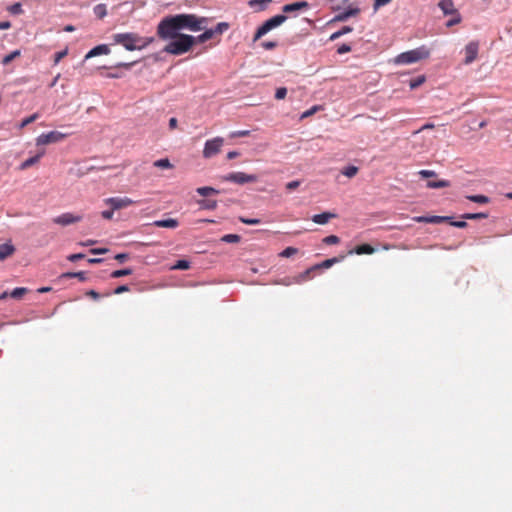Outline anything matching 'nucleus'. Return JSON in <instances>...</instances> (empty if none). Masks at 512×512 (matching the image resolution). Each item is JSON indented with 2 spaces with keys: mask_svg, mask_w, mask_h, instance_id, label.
I'll use <instances>...</instances> for the list:
<instances>
[{
  "mask_svg": "<svg viewBox=\"0 0 512 512\" xmlns=\"http://www.w3.org/2000/svg\"><path fill=\"white\" fill-rule=\"evenodd\" d=\"M261 46L265 50H273L274 48L277 47V43L274 42V41H264V42L261 43Z\"/></svg>",
  "mask_w": 512,
  "mask_h": 512,
  "instance_id": "obj_48",
  "label": "nucleus"
},
{
  "mask_svg": "<svg viewBox=\"0 0 512 512\" xmlns=\"http://www.w3.org/2000/svg\"><path fill=\"white\" fill-rule=\"evenodd\" d=\"M94 14L99 18L102 19L107 15V8L105 4H98L94 7Z\"/></svg>",
  "mask_w": 512,
  "mask_h": 512,
  "instance_id": "obj_29",
  "label": "nucleus"
},
{
  "mask_svg": "<svg viewBox=\"0 0 512 512\" xmlns=\"http://www.w3.org/2000/svg\"><path fill=\"white\" fill-rule=\"evenodd\" d=\"M419 175L422 177V178H430V177H434L436 176V173L432 170H421L419 172Z\"/></svg>",
  "mask_w": 512,
  "mask_h": 512,
  "instance_id": "obj_52",
  "label": "nucleus"
},
{
  "mask_svg": "<svg viewBox=\"0 0 512 512\" xmlns=\"http://www.w3.org/2000/svg\"><path fill=\"white\" fill-rule=\"evenodd\" d=\"M114 211L115 210H105L101 213L102 217L106 220H111L113 218V214H114Z\"/></svg>",
  "mask_w": 512,
  "mask_h": 512,
  "instance_id": "obj_55",
  "label": "nucleus"
},
{
  "mask_svg": "<svg viewBox=\"0 0 512 512\" xmlns=\"http://www.w3.org/2000/svg\"><path fill=\"white\" fill-rule=\"evenodd\" d=\"M113 43L123 46L128 51L142 50L154 42V37H141L137 33H116L112 36Z\"/></svg>",
  "mask_w": 512,
  "mask_h": 512,
  "instance_id": "obj_2",
  "label": "nucleus"
},
{
  "mask_svg": "<svg viewBox=\"0 0 512 512\" xmlns=\"http://www.w3.org/2000/svg\"><path fill=\"white\" fill-rule=\"evenodd\" d=\"M272 0H250L248 6L256 12L264 11Z\"/></svg>",
  "mask_w": 512,
  "mask_h": 512,
  "instance_id": "obj_15",
  "label": "nucleus"
},
{
  "mask_svg": "<svg viewBox=\"0 0 512 512\" xmlns=\"http://www.w3.org/2000/svg\"><path fill=\"white\" fill-rule=\"evenodd\" d=\"M309 7V4L308 2L306 1H299V2H294V3H290V4H286L282 7V11L284 13H294V12H297V11H300V10H305Z\"/></svg>",
  "mask_w": 512,
  "mask_h": 512,
  "instance_id": "obj_11",
  "label": "nucleus"
},
{
  "mask_svg": "<svg viewBox=\"0 0 512 512\" xmlns=\"http://www.w3.org/2000/svg\"><path fill=\"white\" fill-rule=\"evenodd\" d=\"M223 143L224 139L222 137L207 140L203 149V157L208 159L218 154L221 151Z\"/></svg>",
  "mask_w": 512,
  "mask_h": 512,
  "instance_id": "obj_6",
  "label": "nucleus"
},
{
  "mask_svg": "<svg viewBox=\"0 0 512 512\" xmlns=\"http://www.w3.org/2000/svg\"><path fill=\"white\" fill-rule=\"evenodd\" d=\"M132 269L130 268H125V269H121V270H115L111 273V277L112 278H120V277H123V276H128V275H131L132 274Z\"/></svg>",
  "mask_w": 512,
  "mask_h": 512,
  "instance_id": "obj_33",
  "label": "nucleus"
},
{
  "mask_svg": "<svg viewBox=\"0 0 512 512\" xmlns=\"http://www.w3.org/2000/svg\"><path fill=\"white\" fill-rule=\"evenodd\" d=\"M455 15H456V17H455V18H453V19H451V20H449V21L447 22V24H446V25H447L448 27H451V26H453V25H456V24L460 23V21H461V17H460V15H459L458 13H457V14H455Z\"/></svg>",
  "mask_w": 512,
  "mask_h": 512,
  "instance_id": "obj_56",
  "label": "nucleus"
},
{
  "mask_svg": "<svg viewBox=\"0 0 512 512\" xmlns=\"http://www.w3.org/2000/svg\"><path fill=\"white\" fill-rule=\"evenodd\" d=\"M352 30H353L352 27L344 26L340 30H338L337 32L333 33L330 36V40H336V39L340 38L341 36H343V35H345L347 33L352 32Z\"/></svg>",
  "mask_w": 512,
  "mask_h": 512,
  "instance_id": "obj_30",
  "label": "nucleus"
},
{
  "mask_svg": "<svg viewBox=\"0 0 512 512\" xmlns=\"http://www.w3.org/2000/svg\"><path fill=\"white\" fill-rule=\"evenodd\" d=\"M86 295L97 300L100 298V294L98 292H96L95 290H89L86 292Z\"/></svg>",
  "mask_w": 512,
  "mask_h": 512,
  "instance_id": "obj_61",
  "label": "nucleus"
},
{
  "mask_svg": "<svg viewBox=\"0 0 512 512\" xmlns=\"http://www.w3.org/2000/svg\"><path fill=\"white\" fill-rule=\"evenodd\" d=\"M129 290L130 289L127 285H121L114 290V294H122L124 292H128Z\"/></svg>",
  "mask_w": 512,
  "mask_h": 512,
  "instance_id": "obj_57",
  "label": "nucleus"
},
{
  "mask_svg": "<svg viewBox=\"0 0 512 512\" xmlns=\"http://www.w3.org/2000/svg\"><path fill=\"white\" fill-rule=\"evenodd\" d=\"M81 220H82V216L74 215L72 213H63V214L53 218V222L55 224L62 225V226L74 224Z\"/></svg>",
  "mask_w": 512,
  "mask_h": 512,
  "instance_id": "obj_9",
  "label": "nucleus"
},
{
  "mask_svg": "<svg viewBox=\"0 0 512 512\" xmlns=\"http://www.w3.org/2000/svg\"><path fill=\"white\" fill-rule=\"evenodd\" d=\"M106 205H109L112 210H120L127 208L136 202L128 197H111L104 200Z\"/></svg>",
  "mask_w": 512,
  "mask_h": 512,
  "instance_id": "obj_8",
  "label": "nucleus"
},
{
  "mask_svg": "<svg viewBox=\"0 0 512 512\" xmlns=\"http://www.w3.org/2000/svg\"><path fill=\"white\" fill-rule=\"evenodd\" d=\"M223 181L232 182L240 185L247 183H255L258 177L253 174H246L244 172H232L222 177Z\"/></svg>",
  "mask_w": 512,
  "mask_h": 512,
  "instance_id": "obj_5",
  "label": "nucleus"
},
{
  "mask_svg": "<svg viewBox=\"0 0 512 512\" xmlns=\"http://www.w3.org/2000/svg\"><path fill=\"white\" fill-rule=\"evenodd\" d=\"M45 154V151L42 150L40 151L37 155L33 156V157H30L28 159H26L24 162H22V164L20 165V169L21 170H26L28 169L29 167L35 165L36 163L39 162L40 158Z\"/></svg>",
  "mask_w": 512,
  "mask_h": 512,
  "instance_id": "obj_17",
  "label": "nucleus"
},
{
  "mask_svg": "<svg viewBox=\"0 0 512 512\" xmlns=\"http://www.w3.org/2000/svg\"><path fill=\"white\" fill-rule=\"evenodd\" d=\"M110 53V49L107 45L101 44L91 49L85 56V59H89L98 55H107Z\"/></svg>",
  "mask_w": 512,
  "mask_h": 512,
  "instance_id": "obj_14",
  "label": "nucleus"
},
{
  "mask_svg": "<svg viewBox=\"0 0 512 512\" xmlns=\"http://www.w3.org/2000/svg\"><path fill=\"white\" fill-rule=\"evenodd\" d=\"M197 193L200 194L203 197H207L211 194H218L219 191L213 187L205 186V187H199L197 188Z\"/></svg>",
  "mask_w": 512,
  "mask_h": 512,
  "instance_id": "obj_25",
  "label": "nucleus"
},
{
  "mask_svg": "<svg viewBox=\"0 0 512 512\" xmlns=\"http://www.w3.org/2000/svg\"><path fill=\"white\" fill-rule=\"evenodd\" d=\"M429 55L430 51L425 46H421L397 55L394 62L396 64H412L428 58Z\"/></svg>",
  "mask_w": 512,
  "mask_h": 512,
  "instance_id": "obj_3",
  "label": "nucleus"
},
{
  "mask_svg": "<svg viewBox=\"0 0 512 512\" xmlns=\"http://www.w3.org/2000/svg\"><path fill=\"white\" fill-rule=\"evenodd\" d=\"M15 252V247L10 243L0 244V260H5Z\"/></svg>",
  "mask_w": 512,
  "mask_h": 512,
  "instance_id": "obj_18",
  "label": "nucleus"
},
{
  "mask_svg": "<svg viewBox=\"0 0 512 512\" xmlns=\"http://www.w3.org/2000/svg\"><path fill=\"white\" fill-rule=\"evenodd\" d=\"M358 173V167L356 166H347L342 170V174L347 176L348 178L354 177Z\"/></svg>",
  "mask_w": 512,
  "mask_h": 512,
  "instance_id": "obj_37",
  "label": "nucleus"
},
{
  "mask_svg": "<svg viewBox=\"0 0 512 512\" xmlns=\"http://www.w3.org/2000/svg\"><path fill=\"white\" fill-rule=\"evenodd\" d=\"M177 123H178L177 119L172 117L169 120V128L172 129V130L175 129L177 127Z\"/></svg>",
  "mask_w": 512,
  "mask_h": 512,
  "instance_id": "obj_64",
  "label": "nucleus"
},
{
  "mask_svg": "<svg viewBox=\"0 0 512 512\" xmlns=\"http://www.w3.org/2000/svg\"><path fill=\"white\" fill-rule=\"evenodd\" d=\"M287 20V16L283 14L275 15L272 18L265 21L255 32L253 42L258 41L261 37L267 34L272 29L280 26Z\"/></svg>",
  "mask_w": 512,
  "mask_h": 512,
  "instance_id": "obj_4",
  "label": "nucleus"
},
{
  "mask_svg": "<svg viewBox=\"0 0 512 512\" xmlns=\"http://www.w3.org/2000/svg\"><path fill=\"white\" fill-rule=\"evenodd\" d=\"M375 252V249L369 245V244H361L356 246L355 253L358 255L362 254H373Z\"/></svg>",
  "mask_w": 512,
  "mask_h": 512,
  "instance_id": "obj_21",
  "label": "nucleus"
},
{
  "mask_svg": "<svg viewBox=\"0 0 512 512\" xmlns=\"http://www.w3.org/2000/svg\"><path fill=\"white\" fill-rule=\"evenodd\" d=\"M129 255L126 253H119L115 256V259L120 263L125 262L128 259Z\"/></svg>",
  "mask_w": 512,
  "mask_h": 512,
  "instance_id": "obj_58",
  "label": "nucleus"
},
{
  "mask_svg": "<svg viewBox=\"0 0 512 512\" xmlns=\"http://www.w3.org/2000/svg\"><path fill=\"white\" fill-rule=\"evenodd\" d=\"M229 28L228 23L226 22H220L216 25V27L213 30L214 34L221 35L224 31H226Z\"/></svg>",
  "mask_w": 512,
  "mask_h": 512,
  "instance_id": "obj_42",
  "label": "nucleus"
},
{
  "mask_svg": "<svg viewBox=\"0 0 512 512\" xmlns=\"http://www.w3.org/2000/svg\"><path fill=\"white\" fill-rule=\"evenodd\" d=\"M11 27V23L9 21L0 22V30H6Z\"/></svg>",
  "mask_w": 512,
  "mask_h": 512,
  "instance_id": "obj_63",
  "label": "nucleus"
},
{
  "mask_svg": "<svg viewBox=\"0 0 512 512\" xmlns=\"http://www.w3.org/2000/svg\"><path fill=\"white\" fill-rule=\"evenodd\" d=\"M323 242L327 245H335L340 242V239L336 235H329L323 239Z\"/></svg>",
  "mask_w": 512,
  "mask_h": 512,
  "instance_id": "obj_43",
  "label": "nucleus"
},
{
  "mask_svg": "<svg viewBox=\"0 0 512 512\" xmlns=\"http://www.w3.org/2000/svg\"><path fill=\"white\" fill-rule=\"evenodd\" d=\"M449 217L445 216H417L414 217V221L418 223H442L447 221Z\"/></svg>",
  "mask_w": 512,
  "mask_h": 512,
  "instance_id": "obj_12",
  "label": "nucleus"
},
{
  "mask_svg": "<svg viewBox=\"0 0 512 512\" xmlns=\"http://www.w3.org/2000/svg\"><path fill=\"white\" fill-rule=\"evenodd\" d=\"M9 11L13 14H19L22 12V9H21V5L19 3H15L13 4L10 8H9Z\"/></svg>",
  "mask_w": 512,
  "mask_h": 512,
  "instance_id": "obj_54",
  "label": "nucleus"
},
{
  "mask_svg": "<svg viewBox=\"0 0 512 512\" xmlns=\"http://www.w3.org/2000/svg\"><path fill=\"white\" fill-rule=\"evenodd\" d=\"M451 225L457 228H465L467 226L466 221H452Z\"/></svg>",
  "mask_w": 512,
  "mask_h": 512,
  "instance_id": "obj_60",
  "label": "nucleus"
},
{
  "mask_svg": "<svg viewBox=\"0 0 512 512\" xmlns=\"http://www.w3.org/2000/svg\"><path fill=\"white\" fill-rule=\"evenodd\" d=\"M21 54L20 50H15L13 52H11L10 54L6 55L3 59H2V64L3 65H8L11 61H13L15 58L19 57Z\"/></svg>",
  "mask_w": 512,
  "mask_h": 512,
  "instance_id": "obj_35",
  "label": "nucleus"
},
{
  "mask_svg": "<svg viewBox=\"0 0 512 512\" xmlns=\"http://www.w3.org/2000/svg\"><path fill=\"white\" fill-rule=\"evenodd\" d=\"M214 35L215 34L212 29H206L202 34L194 37V39H196V43H204L213 38Z\"/></svg>",
  "mask_w": 512,
  "mask_h": 512,
  "instance_id": "obj_22",
  "label": "nucleus"
},
{
  "mask_svg": "<svg viewBox=\"0 0 512 512\" xmlns=\"http://www.w3.org/2000/svg\"><path fill=\"white\" fill-rule=\"evenodd\" d=\"M450 183L447 180H439V181H429L427 183L428 188L436 189V188H444L449 187Z\"/></svg>",
  "mask_w": 512,
  "mask_h": 512,
  "instance_id": "obj_28",
  "label": "nucleus"
},
{
  "mask_svg": "<svg viewBox=\"0 0 512 512\" xmlns=\"http://www.w3.org/2000/svg\"><path fill=\"white\" fill-rule=\"evenodd\" d=\"M28 292L27 288L24 287H17L15 288L11 293L10 296L14 299H20L23 295H25Z\"/></svg>",
  "mask_w": 512,
  "mask_h": 512,
  "instance_id": "obj_34",
  "label": "nucleus"
},
{
  "mask_svg": "<svg viewBox=\"0 0 512 512\" xmlns=\"http://www.w3.org/2000/svg\"><path fill=\"white\" fill-rule=\"evenodd\" d=\"M351 51V46L348 45V44H342L341 46L338 47L337 49V53L342 55V54H345V53H348Z\"/></svg>",
  "mask_w": 512,
  "mask_h": 512,
  "instance_id": "obj_50",
  "label": "nucleus"
},
{
  "mask_svg": "<svg viewBox=\"0 0 512 512\" xmlns=\"http://www.w3.org/2000/svg\"><path fill=\"white\" fill-rule=\"evenodd\" d=\"M439 7L443 11L445 15L448 14H457V10L454 8V4L452 0H442L439 3Z\"/></svg>",
  "mask_w": 512,
  "mask_h": 512,
  "instance_id": "obj_20",
  "label": "nucleus"
},
{
  "mask_svg": "<svg viewBox=\"0 0 512 512\" xmlns=\"http://www.w3.org/2000/svg\"><path fill=\"white\" fill-rule=\"evenodd\" d=\"M153 165L155 167H158V168H162V169H169V168H172V164L170 163V161L168 159H159V160H156Z\"/></svg>",
  "mask_w": 512,
  "mask_h": 512,
  "instance_id": "obj_39",
  "label": "nucleus"
},
{
  "mask_svg": "<svg viewBox=\"0 0 512 512\" xmlns=\"http://www.w3.org/2000/svg\"><path fill=\"white\" fill-rule=\"evenodd\" d=\"M314 270H316V269L314 268V266H313V267H311V268H309V269H307L306 271H304L303 273H301L300 275H298V276L295 278V282H296V283H302V282H304V281H306V280L310 279V274H311V272H312V271H314Z\"/></svg>",
  "mask_w": 512,
  "mask_h": 512,
  "instance_id": "obj_31",
  "label": "nucleus"
},
{
  "mask_svg": "<svg viewBox=\"0 0 512 512\" xmlns=\"http://www.w3.org/2000/svg\"><path fill=\"white\" fill-rule=\"evenodd\" d=\"M85 257L84 254L82 253H77V254H71L67 257V259L71 262H75V261H78L80 259H83Z\"/></svg>",
  "mask_w": 512,
  "mask_h": 512,
  "instance_id": "obj_53",
  "label": "nucleus"
},
{
  "mask_svg": "<svg viewBox=\"0 0 512 512\" xmlns=\"http://www.w3.org/2000/svg\"><path fill=\"white\" fill-rule=\"evenodd\" d=\"M68 54V49H64L62 51H59L55 53L54 55V64H58L66 55Z\"/></svg>",
  "mask_w": 512,
  "mask_h": 512,
  "instance_id": "obj_46",
  "label": "nucleus"
},
{
  "mask_svg": "<svg viewBox=\"0 0 512 512\" xmlns=\"http://www.w3.org/2000/svg\"><path fill=\"white\" fill-rule=\"evenodd\" d=\"M206 19L195 14H177L164 17L157 26V35L161 40H169L163 52L171 55H183L196 44L194 36L181 33L182 30L198 32L205 28Z\"/></svg>",
  "mask_w": 512,
  "mask_h": 512,
  "instance_id": "obj_1",
  "label": "nucleus"
},
{
  "mask_svg": "<svg viewBox=\"0 0 512 512\" xmlns=\"http://www.w3.org/2000/svg\"><path fill=\"white\" fill-rule=\"evenodd\" d=\"M479 45L477 42H470L465 47V64L472 63L478 55Z\"/></svg>",
  "mask_w": 512,
  "mask_h": 512,
  "instance_id": "obj_10",
  "label": "nucleus"
},
{
  "mask_svg": "<svg viewBox=\"0 0 512 512\" xmlns=\"http://www.w3.org/2000/svg\"><path fill=\"white\" fill-rule=\"evenodd\" d=\"M426 78L424 75L418 76L414 79H411L409 82V86L411 89H416L421 86L425 82Z\"/></svg>",
  "mask_w": 512,
  "mask_h": 512,
  "instance_id": "obj_32",
  "label": "nucleus"
},
{
  "mask_svg": "<svg viewBox=\"0 0 512 512\" xmlns=\"http://www.w3.org/2000/svg\"><path fill=\"white\" fill-rule=\"evenodd\" d=\"M287 89L285 87H280L276 90L275 98L277 100H282L286 97Z\"/></svg>",
  "mask_w": 512,
  "mask_h": 512,
  "instance_id": "obj_47",
  "label": "nucleus"
},
{
  "mask_svg": "<svg viewBox=\"0 0 512 512\" xmlns=\"http://www.w3.org/2000/svg\"><path fill=\"white\" fill-rule=\"evenodd\" d=\"M198 204L200 205V207L202 209H206V210H214L217 208L216 200H211V199L200 200V201H198Z\"/></svg>",
  "mask_w": 512,
  "mask_h": 512,
  "instance_id": "obj_24",
  "label": "nucleus"
},
{
  "mask_svg": "<svg viewBox=\"0 0 512 512\" xmlns=\"http://www.w3.org/2000/svg\"><path fill=\"white\" fill-rule=\"evenodd\" d=\"M462 217H463V219H468V220L484 219V218L488 217V214H486V213H467V214H464Z\"/></svg>",
  "mask_w": 512,
  "mask_h": 512,
  "instance_id": "obj_40",
  "label": "nucleus"
},
{
  "mask_svg": "<svg viewBox=\"0 0 512 512\" xmlns=\"http://www.w3.org/2000/svg\"><path fill=\"white\" fill-rule=\"evenodd\" d=\"M391 1L392 0H374V4H373L374 10H377L382 6L389 4Z\"/></svg>",
  "mask_w": 512,
  "mask_h": 512,
  "instance_id": "obj_49",
  "label": "nucleus"
},
{
  "mask_svg": "<svg viewBox=\"0 0 512 512\" xmlns=\"http://www.w3.org/2000/svg\"><path fill=\"white\" fill-rule=\"evenodd\" d=\"M337 262H339V258H337V257L326 259L322 263L315 265L314 268L315 269H320V268L328 269Z\"/></svg>",
  "mask_w": 512,
  "mask_h": 512,
  "instance_id": "obj_26",
  "label": "nucleus"
},
{
  "mask_svg": "<svg viewBox=\"0 0 512 512\" xmlns=\"http://www.w3.org/2000/svg\"><path fill=\"white\" fill-rule=\"evenodd\" d=\"M67 137V134L61 133L59 131H50L48 133H42L36 138V145H48L52 143H57L64 140Z\"/></svg>",
  "mask_w": 512,
  "mask_h": 512,
  "instance_id": "obj_7",
  "label": "nucleus"
},
{
  "mask_svg": "<svg viewBox=\"0 0 512 512\" xmlns=\"http://www.w3.org/2000/svg\"><path fill=\"white\" fill-rule=\"evenodd\" d=\"M240 239V236L237 234H227L221 238V240L226 243H238Z\"/></svg>",
  "mask_w": 512,
  "mask_h": 512,
  "instance_id": "obj_41",
  "label": "nucleus"
},
{
  "mask_svg": "<svg viewBox=\"0 0 512 512\" xmlns=\"http://www.w3.org/2000/svg\"><path fill=\"white\" fill-rule=\"evenodd\" d=\"M239 221L244 223V224H247V225H257V224H260L261 223V220L260 219H256V218H245V217H239Z\"/></svg>",
  "mask_w": 512,
  "mask_h": 512,
  "instance_id": "obj_45",
  "label": "nucleus"
},
{
  "mask_svg": "<svg viewBox=\"0 0 512 512\" xmlns=\"http://www.w3.org/2000/svg\"><path fill=\"white\" fill-rule=\"evenodd\" d=\"M78 278L81 282H84L87 280L86 273L85 272H66L61 275V278Z\"/></svg>",
  "mask_w": 512,
  "mask_h": 512,
  "instance_id": "obj_23",
  "label": "nucleus"
},
{
  "mask_svg": "<svg viewBox=\"0 0 512 512\" xmlns=\"http://www.w3.org/2000/svg\"><path fill=\"white\" fill-rule=\"evenodd\" d=\"M299 186H300V181L295 180V181L288 182V183L286 184V189H287L288 191H292V190L297 189Z\"/></svg>",
  "mask_w": 512,
  "mask_h": 512,
  "instance_id": "obj_51",
  "label": "nucleus"
},
{
  "mask_svg": "<svg viewBox=\"0 0 512 512\" xmlns=\"http://www.w3.org/2000/svg\"><path fill=\"white\" fill-rule=\"evenodd\" d=\"M38 117H39V114H38V113H34V114H32L31 116H29V117H27V118L23 119V120L21 121V123L19 124V128H20V129H23V128H24V127H26L27 125H29V124L33 123L34 121H36V120L38 119Z\"/></svg>",
  "mask_w": 512,
  "mask_h": 512,
  "instance_id": "obj_36",
  "label": "nucleus"
},
{
  "mask_svg": "<svg viewBox=\"0 0 512 512\" xmlns=\"http://www.w3.org/2000/svg\"><path fill=\"white\" fill-rule=\"evenodd\" d=\"M336 216L337 215L335 213L323 212L321 214L314 215L312 217V221L316 224L324 225V224L328 223L331 219L336 218Z\"/></svg>",
  "mask_w": 512,
  "mask_h": 512,
  "instance_id": "obj_13",
  "label": "nucleus"
},
{
  "mask_svg": "<svg viewBox=\"0 0 512 512\" xmlns=\"http://www.w3.org/2000/svg\"><path fill=\"white\" fill-rule=\"evenodd\" d=\"M466 198L472 202L479 204H487L489 203V198L485 195H468Z\"/></svg>",
  "mask_w": 512,
  "mask_h": 512,
  "instance_id": "obj_27",
  "label": "nucleus"
},
{
  "mask_svg": "<svg viewBox=\"0 0 512 512\" xmlns=\"http://www.w3.org/2000/svg\"><path fill=\"white\" fill-rule=\"evenodd\" d=\"M107 251L108 249L106 248H94L90 250L92 254H105Z\"/></svg>",
  "mask_w": 512,
  "mask_h": 512,
  "instance_id": "obj_62",
  "label": "nucleus"
},
{
  "mask_svg": "<svg viewBox=\"0 0 512 512\" xmlns=\"http://www.w3.org/2000/svg\"><path fill=\"white\" fill-rule=\"evenodd\" d=\"M190 268V263L187 260H178L173 266V270H187Z\"/></svg>",
  "mask_w": 512,
  "mask_h": 512,
  "instance_id": "obj_38",
  "label": "nucleus"
},
{
  "mask_svg": "<svg viewBox=\"0 0 512 512\" xmlns=\"http://www.w3.org/2000/svg\"><path fill=\"white\" fill-rule=\"evenodd\" d=\"M153 225L161 228H176L178 227L179 223L176 219L169 218L164 220H156L154 221Z\"/></svg>",
  "mask_w": 512,
  "mask_h": 512,
  "instance_id": "obj_19",
  "label": "nucleus"
},
{
  "mask_svg": "<svg viewBox=\"0 0 512 512\" xmlns=\"http://www.w3.org/2000/svg\"><path fill=\"white\" fill-rule=\"evenodd\" d=\"M298 252V250L294 247H287L285 248L281 253H280V256L281 257H285V258H288V257H291L292 255H295L296 253Z\"/></svg>",
  "mask_w": 512,
  "mask_h": 512,
  "instance_id": "obj_44",
  "label": "nucleus"
},
{
  "mask_svg": "<svg viewBox=\"0 0 512 512\" xmlns=\"http://www.w3.org/2000/svg\"><path fill=\"white\" fill-rule=\"evenodd\" d=\"M360 12L359 8H350L348 10H345L339 14H337L333 21L337 22H343L346 21L351 16H356Z\"/></svg>",
  "mask_w": 512,
  "mask_h": 512,
  "instance_id": "obj_16",
  "label": "nucleus"
},
{
  "mask_svg": "<svg viewBox=\"0 0 512 512\" xmlns=\"http://www.w3.org/2000/svg\"><path fill=\"white\" fill-rule=\"evenodd\" d=\"M248 130L237 131L231 134V137H244L249 135Z\"/></svg>",
  "mask_w": 512,
  "mask_h": 512,
  "instance_id": "obj_59",
  "label": "nucleus"
}]
</instances>
